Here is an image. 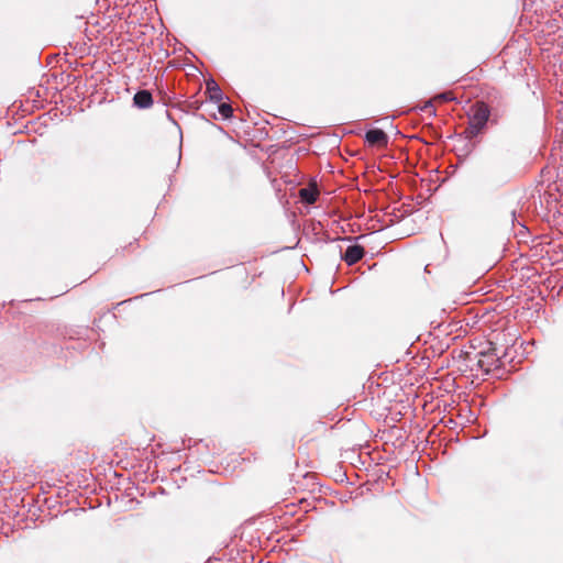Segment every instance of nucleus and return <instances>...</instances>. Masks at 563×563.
Here are the masks:
<instances>
[{
	"label": "nucleus",
	"instance_id": "f257e3e1",
	"mask_svg": "<svg viewBox=\"0 0 563 563\" xmlns=\"http://www.w3.org/2000/svg\"><path fill=\"white\" fill-rule=\"evenodd\" d=\"M413 213H355L356 222L360 229L367 233L379 232L395 224L399 225L395 235L410 236L417 233L420 228L412 225Z\"/></svg>",
	"mask_w": 563,
	"mask_h": 563
},
{
	"label": "nucleus",
	"instance_id": "f03ea898",
	"mask_svg": "<svg viewBox=\"0 0 563 563\" xmlns=\"http://www.w3.org/2000/svg\"><path fill=\"white\" fill-rule=\"evenodd\" d=\"M467 360L470 362L475 361L477 369L484 374L497 371L500 368V358L496 353V347L492 342L488 343L487 349L478 351L476 353H467Z\"/></svg>",
	"mask_w": 563,
	"mask_h": 563
},
{
	"label": "nucleus",
	"instance_id": "7ed1b4c3",
	"mask_svg": "<svg viewBox=\"0 0 563 563\" xmlns=\"http://www.w3.org/2000/svg\"><path fill=\"white\" fill-rule=\"evenodd\" d=\"M489 114H490V111L486 104L477 103L474 107L473 113L470 117L468 128L466 131L468 136L475 137L481 133V131L487 124Z\"/></svg>",
	"mask_w": 563,
	"mask_h": 563
},
{
	"label": "nucleus",
	"instance_id": "20e7f679",
	"mask_svg": "<svg viewBox=\"0 0 563 563\" xmlns=\"http://www.w3.org/2000/svg\"><path fill=\"white\" fill-rule=\"evenodd\" d=\"M295 197L303 205H311L316 202L319 196V188L316 180H310L305 187L297 189Z\"/></svg>",
	"mask_w": 563,
	"mask_h": 563
},
{
	"label": "nucleus",
	"instance_id": "39448f33",
	"mask_svg": "<svg viewBox=\"0 0 563 563\" xmlns=\"http://www.w3.org/2000/svg\"><path fill=\"white\" fill-rule=\"evenodd\" d=\"M388 140V135L380 129H371L365 133V141L372 146L385 147Z\"/></svg>",
	"mask_w": 563,
	"mask_h": 563
},
{
	"label": "nucleus",
	"instance_id": "423d86ee",
	"mask_svg": "<svg viewBox=\"0 0 563 563\" xmlns=\"http://www.w3.org/2000/svg\"><path fill=\"white\" fill-rule=\"evenodd\" d=\"M153 104V96L150 90H139L133 97V106L139 109H148Z\"/></svg>",
	"mask_w": 563,
	"mask_h": 563
},
{
	"label": "nucleus",
	"instance_id": "0eeeda50",
	"mask_svg": "<svg viewBox=\"0 0 563 563\" xmlns=\"http://www.w3.org/2000/svg\"><path fill=\"white\" fill-rule=\"evenodd\" d=\"M364 249L363 246L355 244L351 245L346 249L343 260L346 262L347 265H353L362 260L364 256Z\"/></svg>",
	"mask_w": 563,
	"mask_h": 563
},
{
	"label": "nucleus",
	"instance_id": "6e6552de",
	"mask_svg": "<svg viewBox=\"0 0 563 563\" xmlns=\"http://www.w3.org/2000/svg\"><path fill=\"white\" fill-rule=\"evenodd\" d=\"M208 97L213 102H220L223 99V92L219 85L214 79H209L207 81V91Z\"/></svg>",
	"mask_w": 563,
	"mask_h": 563
},
{
	"label": "nucleus",
	"instance_id": "1a4fd4ad",
	"mask_svg": "<svg viewBox=\"0 0 563 563\" xmlns=\"http://www.w3.org/2000/svg\"><path fill=\"white\" fill-rule=\"evenodd\" d=\"M218 110H219V113L224 119H229L233 114V109H232L231 104L227 103V102L220 103L219 107H218Z\"/></svg>",
	"mask_w": 563,
	"mask_h": 563
},
{
	"label": "nucleus",
	"instance_id": "9d476101",
	"mask_svg": "<svg viewBox=\"0 0 563 563\" xmlns=\"http://www.w3.org/2000/svg\"><path fill=\"white\" fill-rule=\"evenodd\" d=\"M420 110L422 112H428L430 113L431 115H435V109H434V106H433V102L432 100H428L423 103V106L420 108Z\"/></svg>",
	"mask_w": 563,
	"mask_h": 563
},
{
	"label": "nucleus",
	"instance_id": "9b49d317",
	"mask_svg": "<svg viewBox=\"0 0 563 563\" xmlns=\"http://www.w3.org/2000/svg\"><path fill=\"white\" fill-rule=\"evenodd\" d=\"M435 99L441 100V101H453V100H455V97H454L453 92L444 91V92L437 95Z\"/></svg>",
	"mask_w": 563,
	"mask_h": 563
}]
</instances>
